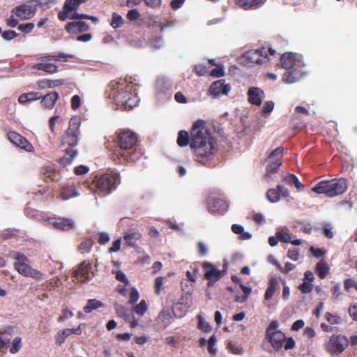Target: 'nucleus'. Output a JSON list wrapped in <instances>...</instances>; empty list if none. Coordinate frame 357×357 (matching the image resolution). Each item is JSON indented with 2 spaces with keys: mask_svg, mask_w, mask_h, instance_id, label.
Wrapping results in <instances>:
<instances>
[{
  "mask_svg": "<svg viewBox=\"0 0 357 357\" xmlns=\"http://www.w3.org/2000/svg\"><path fill=\"white\" fill-rule=\"evenodd\" d=\"M177 144L181 147L190 144L198 158L199 162H202V159H211L216 153L213 139L202 121H197L194 123L190 132V139L188 132L181 130L178 135Z\"/></svg>",
  "mask_w": 357,
  "mask_h": 357,
  "instance_id": "f257e3e1",
  "label": "nucleus"
},
{
  "mask_svg": "<svg viewBox=\"0 0 357 357\" xmlns=\"http://www.w3.org/2000/svg\"><path fill=\"white\" fill-rule=\"evenodd\" d=\"M132 86L126 79L112 81L109 84V97L113 99L118 107L130 109L137 106L139 99L137 94L132 93Z\"/></svg>",
  "mask_w": 357,
  "mask_h": 357,
  "instance_id": "f03ea898",
  "label": "nucleus"
},
{
  "mask_svg": "<svg viewBox=\"0 0 357 357\" xmlns=\"http://www.w3.org/2000/svg\"><path fill=\"white\" fill-rule=\"evenodd\" d=\"M280 63L282 67L287 70L282 75V81L286 84L295 83L305 74V63L301 54L284 53L281 56Z\"/></svg>",
  "mask_w": 357,
  "mask_h": 357,
  "instance_id": "7ed1b4c3",
  "label": "nucleus"
},
{
  "mask_svg": "<svg viewBox=\"0 0 357 357\" xmlns=\"http://www.w3.org/2000/svg\"><path fill=\"white\" fill-rule=\"evenodd\" d=\"M81 120L78 116H73L69 121V128L63 137V144L70 147L66 149L65 155L60 162L63 166L70 165L78 155L75 149L78 144Z\"/></svg>",
  "mask_w": 357,
  "mask_h": 357,
  "instance_id": "20e7f679",
  "label": "nucleus"
},
{
  "mask_svg": "<svg viewBox=\"0 0 357 357\" xmlns=\"http://www.w3.org/2000/svg\"><path fill=\"white\" fill-rule=\"evenodd\" d=\"M119 150L116 155L126 161H135L137 159L136 154L137 136L130 130L119 133L117 138Z\"/></svg>",
  "mask_w": 357,
  "mask_h": 357,
  "instance_id": "39448f33",
  "label": "nucleus"
},
{
  "mask_svg": "<svg viewBox=\"0 0 357 357\" xmlns=\"http://www.w3.org/2000/svg\"><path fill=\"white\" fill-rule=\"evenodd\" d=\"M9 257L16 261L13 266L20 275L36 280L42 278L43 273L29 265V259L25 255L20 252L13 251L10 252Z\"/></svg>",
  "mask_w": 357,
  "mask_h": 357,
  "instance_id": "423d86ee",
  "label": "nucleus"
},
{
  "mask_svg": "<svg viewBox=\"0 0 357 357\" xmlns=\"http://www.w3.org/2000/svg\"><path fill=\"white\" fill-rule=\"evenodd\" d=\"M349 345V341L346 336L333 335L324 344L325 350L332 356H337L342 354Z\"/></svg>",
  "mask_w": 357,
  "mask_h": 357,
  "instance_id": "0eeeda50",
  "label": "nucleus"
},
{
  "mask_svg": "<svg viewBox=\"0 0 357 357\" xmlns=\"http://www.w3.org/2000/svg\"><path fill=\"white\" fill-rule=\"evenodd\" d=\"M278 322L272 321L266 331V338L275 351H279L282 347L286 338L285 335L278 330Z\"/></svg>",
  "mask_w": 357,
  "mask_h": 357,
  "instance_id": "6e6552de",
  "label": "nucleus"
},
{
  "mask_svg": "<svg viewBox=\"0 0 357 357\" xmlns=\"http://www.w3.org/2000/svg\"><path fill=\"white\" fill-rule=\"evenodd\" d=\"M119 180V174L118 173L102 174L97 180V189L104 195H108L116 189Z\"/></svg>",
  "mask_w": 357,
  "mask_h": 357,
  "instance_id": "1a4fd4ad",
  "label": "nucleus"
},
{
  "mask_svg": "<svg viewBox=\"0 0 357 357\" xmlns=\"http://www.w3.org/2000/svg\"><path fill=\"white\" fill-rule=\"evenodd\" d=\"M207 208L211 213H224L228 208L227 202L223 195L213 192L206 200Z\"/></svg>",
  "mask_w": 357,
  "mask_h": 357,
  "instance_id": "9d476101",
  "label": "nucleus"
},
{
  "mask_svg": "<svg viewBox=\"0 0 357 357\" xmlns=\"http://www.w3.org/2000/svg\"><path fill=\"white\" fill-rule=\"evenodd\" d=\"M242 62L246 64L257 63L263 64L268 61V57L264 47L251 50L245 52L241 57Z\"/></svg>",
  "mask_w": 357,
  "mask_h": 357,
  "instance_id": "9b49d317",
  "label": "nucleus"
},
{
  "mask_svg": "<svg viewBox=\"0 0 357 357\" xmlns=\"http://www.w3.org/2000/svg\"><path fill=\"white\" fill-rule=\"evenodd\" d=\"M8 138L10 142L17 147H19L27 152H33L34 151L33 145L25 137L15 132H9L8 133Z\"/></svg>",
  "mask_w": 357,
  "mask_h": 357,
  "instance_id": "f8f14e48",
  "label": "nucleus"
},
{
  "mask_svg": "<svg viewBox=\"0 0 357 357\" xmlns=\"http://www.w3.org/2000/svg\"><path fill=\"white\" fill-rule=\"evenodd\" d=\"M289 195L288 189L282 185H278L276 188L269 189L266 192V198L271 203L279 202L281 196L287 197Z\"/></svg>",
  "mask_w": 357,
  "mask_h": 357,
  "instance_id": "ddd939ff",
  "label": "nucleus"
},
{
  "mask_svg": "<svg viewBox=\"0 0 357 357\" xmlns=\"http://www.w3.org/2000/svg\"><path fill=\"white\" fill-rule=\"evenodd\" d=\"M47 222L54 228L63 231H68L74 227V221L70 218H49Z\"/></svg>",
  "mask_w": 357,
  "mask_h": 357,
  "instance_id": "4468645a",
  "label": "nucleus"
},
{
  "mask_svg": "<svg viewBox=\"0 0 357 357\" xmlns=\"http://www.w3.org/2000/svg\"><path fill=\"white\" fill-rule=\"evenodd\" d=\"M13 13L20 20H28L35 14L36 6L27 3L22 4L13 8Z\"/></svg>",
  "mask_w": 357,
  "mask_h": 357,
  "instance_id": "2eb2a0df",
  "label": "nucleus"
},
{
  "mask_svg": "<svg viewBox=\"0 0 357 357\" xmlns=\"http://www.w3.org/2000/svg\"><path fill=\"white\" fill-rule=\"evenodd\" d=\"M75 276L86 280H91L94 276L93 271H92V263L88 260L82 261L75 272Z\"/></svg>",
  "mask_w": 357,
  "mask_h": 357,
  "instance_id": "dca6fc26",
  "label": "nucleus"
},
{
  "mask_svg": "<svg viewBox=\"0 0 357 357\" xmlns=\"http://www.w3.org/2000/svg\"><path fill=\"white\" fill-rule=\"evenodd\" d=\"M231 90L229 84H226L225 80L220 79L214 82L209 88V92L213 97L227 95Z\"/></svg>",
  "mask_w": 357,
  "mask_h": 357,
  "instance_id": "f3484780",
  "label": "nucleus"
},
{
  "mask_svg": "<svg viewBox=\"0 0 357 357\" xmlns=\"http://www.w3.org/2000/svg\"><path fill=\"white\" fill-rule=\"evenodd\" d=\"M38 60V61L37 63H33L31 66L32 69L43 70L49 74H53L58 72V66L47 61L45 58L40 57Z\"/></svg>",
  "mask_w": 357,
  "mask_h": 357,
  "instance_id": "a211bd4d",
  "label": "nucleus"
},
{
  "mask_svg": "<svg viewBox=\"0 0 357 357\" xmlns=\"http://www.w3.org/2000/svg\"><path fill=\"white\" fill-rule=\"evenodd\" d=\"M331 191V197L343 194L347 189V181L345 178L333 179L329 181Z\"/></svg>",
  "mask_w": 357,
  "mask_h": 357,
  "instance_id": "6ab92c4d",
  "label": "nucleus"
},
{
  "mask_svg": "<svg viewBox=\"0 0 357 357\" xmlns=\"http://www.w3.org/2000/svg\"><path fill=\"white\" fill-rule=\"evenodd\" d=\"M248 102L257 106L261 105L265 93L263 90L258 87H250L248 91Z\"/></svg>",
  "mask_w": 357,
  "mask_h": 357,
  "instance_id": "aec40b11",
  "label": "nucleus"
},
{
  "mask_svg": "<svg viewBox=\"0 0 357 357\" xmlns=\"http://www.w3.org/2000/svg\"><path fill=\"white\" fill-rule=\"evenodd\" d=\"M202 267L205 270L204 276L206 279L220 280L223 275L224 272L219 270L216 266L210 262H204Z\"/></svg>",
  "mask_w": 357,
  "mask_h": 357,
  "instance_id": "412c9836",
  "label": "nucleus"
},
{
  "mask_svg": "<svg viewBox=\"0 0 357 357\" xmlns=\"http://www.w3.org/2000/svg\"><path fill=\"white\" fill-rule=\"evenodd\" d=\"M89 29L88 24L81 20L70 22L66 25V30L70 33L84 32Z\"/></svg>",
  "mask_w": 357,
  "mask_h": 357,
  "instance_id": "4be33fe9",
  "label": "nucleus"
},
{
  "mask_svg": "<svg viewBox=\"0 0 357 357\" xmlns=\"http://www.w3.org/2000/svg\"><path fill=\"white\" fill-rule=\"evenodd\" d=\"M141 238L142 234L140 231L130 230L125 234L123 240L128 246L134 248L137 245V241Z\"/></svg>",
  "mask_w": 357,
  "mask_h": 357,
  "instance_id": "5701e85b",
  "label": "nucleus"
},
{
  "mask_svg": "<svg viewBox=\"0 0 357 357\" xmlns=\"http://www.w3.org/2000/svg\"><path fill=\"white\" fill-rule=\"evenodd\" d=\"M312 190L317 194H324L328 197H332L329 181L319 182Z\"/></svg>",
  "mask_w": 357,
  "mask_h": 357,
  "instance_id": "b1692460",
  "label": "nucleus"
},
{
  "mask_svg": "<svg viewBox=\"0 0 357 357\" xmlns=\"http://www.w3.org/2000/svg\"><path fill=\"white\" fill-rule=\"evenodd\" d=\"M59 99V93L56 91L50 92L43 97L41 103L47 109H52Z\"/></svg>",
  "mask_w": 357,
  "mask_h": 357,
  "instance_id": "393cba45",
  "label": "nucleus"
},
{
  "mask_svg": "<svg viewBox=\"0 0 357 357\" xmlns=\"http://www.w3.org/2000/svg\"><path fill=\"white\" fill-rule=\"evenodd\" d=\"M279 288L280 286L278 279L275 277L271 278L269 280L268 286L264 294V299L266 301L271 300L274 294L275 293L276 290L278 289Z\"/></svg>",
  "mask_w": 357,
  "mask_h": 357,
  "instance_id": "a878e982",
  "label": "nucleus"
},
{
  "mask_svg": "<svg viewBox=\"0 0 357 357\" xmlns=\"http://www.w3.org/2000/svg\"><path fill=\"white\" fill-rule=\"evenodd\" d=\"M155 88L157 92L165 93L166 92L171 91L172 83L168 79L165 77H158L156 80Z\"/></svg>",
  "mask_w": 357,
  "mask_h": 357,
  "instance_id": "bb28decb",
  "label": "nucleus"
},
{
  "mask_svg": "<svg viewBox=\"0 0 357 357\" xmlns=\"http://www.w3.org/2000/svg\"><path fill=\"white\" fill-rule=\"evenodd\" d=\"M64 84V80L63 79H55L51 80L47 79H44L39 80L37 82L38 87L40 89H52L56 86H61Z\"/></svg>",
  "mask_w": 357,
  "mask_h": 357,
  "instance_id": "cd10ccee",
  "label": "nucleus"
},
{
  "mask_svg": "<svg viewBox=\"0 0 357 357\" xmlns=\"http://www.w3.org/2000/svg\"><path fill=\"white\" fill-rule=\"evenodd\" d=\"M231 231L234 234L239 235L238 238L241 241L250 240L252 236V235L250 232L245 231L243 226H242L241 225H232Z\"/></svg>",
  "mask_w": 357,
  "mask_h": 357,
  "instance_id": "c85d7f7f",
  "label": "nucleus"
},
{
  "mask_svg": "<svg viewBox=\"0 0 357 357\" xmlns=\"http://www.w3.org/2000/svg\"><path fill=\"white\" fill-rule=\"evenodd\" d=\"M266 0H238V5L245 10L257 8L262 6Z\"/></svg>",
  "mask_w": 357,
  "mask_h": 357,
  "instance_id": "c756f323",
  "label": "nucleus"
},
{
  "mask_svg": "<svg viewBox=\"0 0 357 357\" xmlns=\"http://www.w3.org/2000/svg\"><path fill=\"white\" fill-rule=\"evenodd\" d=\"M40 98V93L38 92L25 93L19 96L18 102L22 105H25L27 102L38 100Z\"/></svg>",
  "mask_w": 357,
  "mask_h": 357,
  "instance_id": "7c9ffc66",
  "label": "nucleus"
},
{
  "mask_svg": "<svg viewBox=\"0 0 357 357\" xmlns=\"http://www.w3.org/2000/svg\"><path fill=\"white\" fill-rule=\"evenodd\" d=\"M328 271L329 266L324 261L321 260L317 264L315 272L321 279L325 278Z\"/></svg>",
  "mask_w": 357,
  "mask_h": 357,
  "instance_id": "2f4dec72",
  "label": "nucleus"
},
{
  "mask_svg": "<svg viewBox=\"0 0 357 357\" xmlns=\"http://www.w3.org/2000/svg\"><path fill=\"white\" fill-rule=\"evenodd\" d=\"M103 305L102 303L96 299H89L86 305L84 307V311L86 313H90L93 310H97Z\"/></svg>",
  "mask_w": 357,
  "mask_h": 357,
  "instance_id": "473e14b6",
  "label": "nucleus"
},
{
  "mask_svg": "<svg viewBox=\"0 0 357 357\" xmlns=\"http://www.w3.org/2000/svg\"><path fill=\"white\" fill-rule=\"evenodd\" d=\"M282 165V160L280 159H277L273 163L268 165L266 167V178H271L272 174H274L277 172L278 169Z\"/></svg>",
  "mask_w": 357,
  "mask_h": 357,
  "instance_id": "72a5a7b5",
  "label": "nucleus"
},
{
  "mask_svg": "<svg viewBox=\"0 0 357 357\" xmlns=\"http://www.w3.org/2000/svg\"><path fill=\"white\" fill-rule=\"evenodd\" d=\"M85 2V0H66L64 3L65 9L70 12L77 10L81 3Z\"/></svg>",
  "mask_w": 357,
  "mask_h": 357,
  "instance_id": "f704fd0d",
  "label": "nucleus"
},
{
  "mask_svg": "<svg viewBox=\"0 0 357 357\" xmlns=\"http://www.w3.org/2000/svg\"><path fill=\"white\" fill-rule=\"evenodd\" d=\"M165 44V40L162 36H155L150 40L149 45L155 50L161 49Z\"/></svg>",
  "mask_w": 357,
  "mask_h": 357,
  "instance_id": "c9c22d12",
  "label": "nucleus"
},
{
  "mask_svg": "<svg viewBox=\"0 0 357 357\" xmlns=\"http://www.w3.org/2000/svg\"><path fill=\"white\" fill-rule=\"evenodd\" d=\"M69 332V328L63 329L58 332L55 336L56 344L61 345L66 341V338L70 335Z\"/></svg>",
  "mask_w": 357,
  "mask_h": 357,
  "instance_id": "e433bc0d",
  "label": "nucleus"
},
{
  "mask_svg": "<svg viewBox=\"0 0 357 357\" xmlns=\"http://www.w3.org/2000/svg\"><path fill=\"white\" fill-rule=\"evenodd\" d=\"M123 22H124V20L120 15H119L116 13H114L112 14V20L110 22V25L112 28L118 29L123 24Z\"/></svg>",
  "mask_w": 357,
  "mask_h": 357,
  "instance_id": "4c0bfd02",
  "label": "nucleus"
},
{
  "mask_svg": "<svg viewBox=\"0 0 357 357\" xmlns=\"http://www.w3.org/2000/svg\"><path fill=\"white\" fill-rule=\"evenodd\" d=\"M22 338L20 337H15L13 342L9 351L12 354H17L22 348Z\"/></svg>",
  "mask_w": 357,
  "mask_h": 357,
  "instance_id": "58836bf2",
  "label": "nucleus"
},
{
  "mask_svg": "<svg viewBox=\"0 0 357 357\" xmlns=\"http://www.w3.org/2000/svg\"><path fill=\"white\" fill-rule=\"evenodd\" d=\"M148 305L144 300L133 307V311L138 315L143 316L147 311Z\"/></svg>",
  "mask_w": 357,
  "mask_h": 357,
  "instance_id": "ea45409f",
  "label": "nucleus"
},
{
  "mask_svg": "<svg viewBox=\"0 0 357 357\" xmlns=\"http://www.w3.org/2000/svg\"><path fill=\"white\" fill-rule=\"evenodd\" d=\"M43 57L45 58V59H47L48 61L52 60L66 61L68 57H73V55H67L61 53L59 54H48Z\"/></svg>",
  "mask_w": 357,
  "mask_h": 357,
  "instance_id": "a19ab883",
  "label": "nucleus"
},
{
  "mask_svg": "<svg viewBox=\"0 0 357 357\" xmlns=\"http://www.w3.org/2000/svg\"><path fill=\"white\" fill-rule=\"evenodd\" d=\"M325 318L330 324H340L342 322V319L340 317L335 314H333L330 312L326 313Z\"/></svg>",
  "mask_w": 357,
  "mask_h": 357,
  "instance_id": "79ce46f5",
  "label": "nucleus"
},
{
  "mask_svg": "<svg viewBox=\"0 0 357 357\" xmlns=\"http://www.w3.org/2000/svg\"><path fill=\"white\" fill-rule=\"evenodd\" d=\"M198 319H199V324H198V328L201 331L206 333L209 332L211 331V326L210 324L205 321V319L202 317L201 315H198Z\"/></svg>",
  "mask_w": 357,
  "mask_h": 357,
  "instance_id": "37998d69",
  "label": "nucleus"
},
{
  "mask_svg": "<svg viewBox=\"0 0 357 357\" xmlns=\"http://www.w3.org/2000/svg\"><path fill=\"white\" fill-rule=\"evenodd\" d=\"M276 236L281 242L289 243L291 240L290 234L283 230H278L276 232Z\"/></svg>",
  "mask_w": 357,
  "mask_h": 357,
  "instance_id": "c03bdc74",
  "label": "nucleus"
},
{
  "mask_svg": "<svg viewBox=\"0 0 357 357\" xmlns=\"http://www.w3.org/2000/svg\"><path fill=\"white\" fill-rule=\"evenodd\" d=\"M116 314L126 319L129 318L128 310L121 305L115 307Z\"/></svg>",
  "mask_w": 357,
  "mask_h": 357,
  "instance_id": "a18cd8bd",
  "label": "nucleus"
},
{
  "mask_svg": "<svg viewBox=\"0 0 357 357\" xmlns=\"http://www.w3.org/2000/svg\"><path fill=\"white\" fill-rule=\"evenodd\" d=\"M274 105L273 101H266L262 107L261 114L264 116H268L273 110Z\"/></svg>",
  "mask_w": 357,
  "mask_h": 357,
  "instance_id": "49530a36",
  "label": "nucleus"
},
{
  "mask_svg": "<svg viewBox=\"0 0 357 357\" xmlns=\"http://www.w3.org/2000/svg\"><path fill=\"white\" fill-rule=\"evenodd\" d=\"M181 304L184 305L185 307L189 308L192 304L191 293L186 292L181 298Z\"/></svg>",
  "mask_w": 357,
  "mask_h": 357,
  "instance_id": "de8ad7c7",
  "label": "nucleus"
},
{
  "mask_svg": "<svg viewBox=\"0 0 357 357\" xmlns=\"http://www.w3.org/2000/svg\"><path fill=\"white\" fill-rule=\"evenodd\" d=\"M92 245L93 241L91 240H86L80 245L79 250L82 253H88L90 252Z\"/></svg>",
  "mask_w": 357,
  "mask_h": 357,
  "instance_id": "09e8293b",
  "label": "nucleus"
},
{
  "mask_svg": "<svg viewBox=\"0 0 357 357\" xmlns=\"http://www.w3.org/2000/svg\"><path fill=\"white\" fill-rule=\"evenodd\" d=\"M34 26L35 25L33 23L29 22L20 24L17 29L22 32L29 33L33 29Z\"/></svg>",
  "mask_w": 357,
  "mask_h": 357,
  "instance_id": "8fccbe9b",
  "label": "nucleus"
},
{
  "mask_svg": "<svg viewBox=\"0 0 357 357\" xmlns=\"http://www.w3.org/2000/svg\"><path fill=\"white\" fill-rule=\"evenodd\" d=\"M208 352L212 354L215 355L216 353V349L214 347L215 344L216 343V338L215 336L213 335H212L209 340H208Z\"/></svg>",
  "mask_w": 357,
  "mask_h": 357,
  "instance_id": "3c124183",
  "label": "nucleus"
},
{
  "mask_svg": "<svg viewBox=\"0 0 357 357\" xmlns=\"http://www.w3.org/2000/svg\"><path fill=\"white\" fill-rule=\"evenodd\" d=\"M198 253L202 257H205L208 255V250L207 245L202 241L197 243Z\"/></svg>",
  "mask_w": 357,
  "mask_h": 357,
  "instance_id": "603ef678",
  "label": "nucleus"
},
{
  "mask_svg": "<svg viewBox=\"0 0 357 357\" xmlns=\"http://www.w3.org/2000/svg\"><path fill=\"white\" fill-rule=\"evenodd\" d=\"M74 316V313L69 310L68 308L63 309L62 314L59 317L58 321L59 322L65 321L66 319Z\"/></svg>",
  "mask_w": 357,
  "mask_h": 357,
  "instance_id": "864d4df0",
  "label": "nucleus"
},
{
  "mask_svg": "<svg viewBox=\"0 0 357 357\" xmlns=\"http://www.w3.org/2000/svg\"><path fill=\"white\" fill-rule=\"evenodd\" d=\"M299 289L303 294H308L312 291V284L308 282H303L300 286Z\"/></svg>",
  "mask_w": 357,
  "mask_h": 357,
  "instance_id": "5fc2aeb1",
  "label": "nucleus"
},
{
  "mask_svg": "<svg viewBox=\"0 0 357 357\" xmlns=\"http://www.w3.org/2000/svg\"><path fill=\"white\" fill-rule=\"evenodd\" d=\"M225 75V70L223 66H217V67L213 69L211 72V75L215 77H220Z\"/></svg>",
  "mask_w": 357,
  "mask_h": 357,
  "instance_id": "6e6d98bb",
  "label": "nucleus"
},
{
  "mask_svg": "<svg viewBox=\"0 0 357 357\" xmlns=\"http://www.w3.org/2000/svg\"><path fill=\"white\" fill-rule=\"evenodd\" d=\"M109 240L110 237L108 233L104 231L99 233L98 241L100 245L106 244L109 241Z\"/></svg>",
  "mask_w": 357,
  "mask_h": 357,
  "instance_id": "4d7b16f0",
  "label": "nucleus"
},
{
  "mask_svg": "<svg viewBox=\"0 0 357 357\" xmlns=\"http://www.w3.org/2000/svg\"><path fill=\"white\" fill-rule=\"evenodd\" d=\"M89 171V167L86 165H79L75 167L74 172L76 175H84Z\"/></svg>",
  "mask_w": 357,
  "mask_h": 357,
  "instance_id": "13d9d810",
  "label": "nucleus"
},
{
  "mask_svg": "<svg viewBox=\"0 0 357 357\" xmlns=\"http://www.w3.org/2000/svg\"><path fill=\"white\" fill-rule=\"evenodd\" d=\"M139 298V294L138 291L135 288H132L130 294L129 303L130 304H134L138 301Z\"/></svg>",
  "mask_w": 357,
  "mask_h": 357,
  "instance_id": "bf43d9fd",
  "label": "nucleus"
},
{
  "mask_svg": "<svg viewBox=\"0 0 357 357\" xmlns=\"http://www.w3.org/2000/svg\"><path fill=\"white\" fill-rule=\"evenodd\" d=\"M17 36V33L13 30L5 31L2 33V37L6 40H10L15 38Z\"/></svg>",
  "mask_w": 357,
  "mask_h": 357,
  "instance_id": "052dcab7",
  "label": "nucleus"
},
{
  "mask_svg": "<svg viewBox=\"0 0 357 357\" xmlns=\"http://www.w3.org/2000/svg\"><path fill=\"white\" fill-rule=\"evenodd\" d=\"M287 257L293 261L298 260L299 250L298 249L289 250L287 252Z\"/></svg>",
  "mask_w": 357,
  "mask_h": 357,
  "instance_id": "680f3d73",
  "label": "nucleus"
},
{
  "mask_svg": "<svg viewBox=\"0 0 357 357\" xmlns=\"http://www.w3.org/2000/svg\"><path fill=\"white\" fill-rule=\"evenodd\" d=\"M228 349L235 355H241L243 354V349L241 347L235 346L231 343L228 344Z\"/></svg>",
  "mask_w": 357,
  "mask_h": 357,
  "instance_id": "e2e57ef3",
  "label": "nucleus"
},
{
  "mask_svg": "<svg viewBox=\"0 0 357 357\" xmlns=\"http://www.w3.org/2000/svg\"><path fill=\"white\" fill-rule=\"evenodd\" d=\"M351 287H354L357 290V282L353 279H347L344 281V289L349 291Z\"/></svg>",
  "mask_w": 357,
  "mask_h": 357,
  "instance_id": "0e129e2a",
  "label": "nucleus"
},
{
  "mask_svg": "<svg viewBox=\"0 0 357 357\" xmlns=\"http://www.w3.org/2000/svg\"><path fill=\"white\" fill-rule=\"evenodd\" d=\"M121 240L119 238L114 241L112 243V246L109 249V252H116L121 249Z\"/></svg>",
  "mask_w": 357,
  "mask_h": 357,
  "instance_id": "69168bd1",
  "label": "nucleus"
},
{
  "mask_svg": "<svg viewBox=\"0 0 357 357\" xmlns=\"http://www.w3.org/2000/svg\"><path fill=\"white\" fill-rule=\"evenodd\" d=\"M140 17V13L137 9H132L128 12L127 17L130 20H135Z\"/></svg>",
  "mask_w": 357,
  "mask_h": 357,
  "instance_id": "338daca9",
  "label": "nucleus"
},
{
  "mask_svg": "<svg viewBox=\"0 0 357 357\" xmlns=\"http://www.w3.org/2000/svg\"><path fill=\"white\" fill-rule=\"evenodd\" d=\"M81 98L78 95H75L71 98V107L73 109H77L80 106Z\"/></svg>",
  "mask_w": 357,
  "mask_h": 357,
  "instance_id": "774afa93",
  "label": "nucleus"
}]
</instances>
